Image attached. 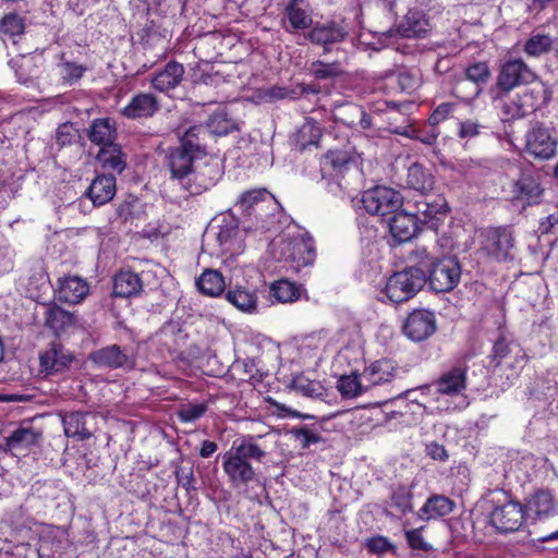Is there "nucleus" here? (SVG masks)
<instances>
[{
  "mask_svg": "<svg viewBox=\"0 0 558 558\" xmlns=\"http://www.w3.org/2000/svg\"><path fill=\"white\" fill-rule=\"evenodd\" d=\"M428 206L430 208H428L426 215L423 216L421 223L427 225L430 229L436 230L447 216L448 206L441 198L428 203Z\"/></svg>",
  "mask_w": 558,
  "mask_h": 558,
  "instance_id": "obj_44",
  "label": "nucleus"
},
{
  "mask_svg": "<svg viewBox=\"0 0 558 558\" xmlns=\"http://www.w3.org/2000/svg\"><path fill=\"white\" fill-rule=\"evenodd\" d=\"M542 187L536 179L531 175H522L512 184V201L522 206L533 205L539 202Z\"/></svg>",
  "mask_w": 558,
  "mask_h": 558,
  "instance_id": "obj_21",
  "label": "nucleus"
},
{
  "mask_svg": "<svg viewBox=\"0 0 558 558\" xmlns=\"http://www.w3.org/2000/svg\"><path fill=\"white\" fill-rule=\"evenodd\" d=\"M366 547L369 551L375 554H385L395 550L393 544L384 536H376L367 539Z\"/></svg>",
  "mask_w": 558,
  "mask_h": 558,
  "instance_id": "obj_62",
  "label": "nucleus"
},
{
  "mask_svg": "<svg viewBox=\"0 0 558 558\" xmlns=\"http://www.w3.org/2000/svg\"><path fill=\"white\" fill-rule=\"evenodd\" d=\"M207 407L204 403H189L181 407L178 416L181 422L191 423L206 413Z\"/></svg>",
  "mask_w": 558,
  "mask_h": 558,
  "instance_id": "obj_53",
  "label": "nucleus"
},
{
  "mask_svg": "<svg viewBox=\"0 0 558 558\" xmlns=\"http://www.w3.org/2000/svg\"><path fill=\"white\" fill-rule=\"evenodd\" d=\"M534 78L535 74L523 60L511 59L500 66L497 86L508 93L521 84L534 81Z\"/></svg>",
  "mask_w": 558,
  "mask_h": 558,
  "instance_id": "obj_9",
  "label": "nucleus"
},
{
  "mask_svg": "<svg viewBox=\"0 0 558 558\" xmlns=\"http://www.w3.org/2000/svg\"><path fill=\"white\" fill-rule=\"evenodd\" d=\"M142 290V280L137 274L124 270L116 275L113 280V293L117 296L130 298Z\"/></svg>",
  "mask_w": 558,
  "mask_h": 558,
  "instance_id": "obj_28",
  "label": "nucleus"
},
{
  "mask_svg": "<svg viewBox=\"0 0 558 558\" xmlns=\"http://www.w3.org/2000/svg\"><path fill=\"white\" fill-rule=\"evenodd\" d=\"M326 160L330 162L333 170L339 172V174H341L342 171H345L353 172L354 177H359L357 167L353 159L350 158L347 153L338 150L329 151L326 155Z\"/></svg>",
  "mask_w": 558,
  "mask_h": 558,
  "instance_id": "obj_45",
  "label": "nucleus"
},
{
  "mask_svg": "<svg viewBox=\"0 0 558 558\" xmlns=\"http://www.w3.org/2000/svg\"><path fill=\"white\" fill-rule=\"evenodd\" d=\"M430 23L423 10L411 9L398 25L401 36L412 38L425 36L430 29Z\"/></svg>",
  "mask_w": 558,
  "mask_h": 558,
  "instance_id": "obj_19",
  "label": "nucleus"
},
{
  "mask_svg": "<svg viewBox=\"0 0 558 558\" xmlns=\"http://www.w3.org/2000/svg\"><path fill=\"white\" fill-rule=\"evenodd\" d=\"M454 507V502L446 496L435 495L428 498L425 505L420 509L422 519L432 520L449 514Z\"/></svg>",
  "mask_w": 558,
  "mask_h": 558,
  "instance_id": "obj_31",
  "label": "nucleus"
},
{
  "mask_svg": "<svg viewBox=\"0 0 558 558\" xmlns=\"http://www.w3.org/2000/svg\"><path fill=\"white\" fill-rule=\"evenodd\" d=\"M557 502L549 490H538L531 495L525 502L524 515L534 520H543L556 513Z\"/></svg>",
  "mask_w": 558,
  "mask_h": 558,
  "instance_id": "obj_18",
  "label": "nucleus"
},
{
  "mask_svg": "<svg viewBox=\"0 0 558 558\" xmlns=\"http://www.w3.org/2000/svg\"><path fill=\"white\" fill-rule=\"evenodd\" d=\"M270 247L274 254L278 252V259L291 262L298 271L312 265L316 257L314 240L307 232H299L293 236L284 234L275 239Z\"/></svg>",
  "mask_w": 558,
  "mask_h": 558,
  "instance_id": "obj_4",
  "label": "nucleus"
},
{
  "mask_svg": "<svg viewBox=\"0 0 558 558\" xmlns=\"http://www.w3.org/2000/svg\"><path fill=\"white\" fill-rule=\"evenodd\" d=\"M184 69L180 63L169 62L165 69L158 72L151 80L155 89L167 93L182 81Z\"/></svg>",
  "mask_w": 558,
  "mask_h": 558,
  "instance_id": "obj_25",
  "label": "nucleus"
},
{
  "mask_svg": "<svg viewBox=\"0 0 558 558\" xmlns=\"http://www.w3.org/2000/svg\"><path fill=\"white\" fill-rule=\"evenodd\" d=\"M523 506L513 500L494 507L489 513V523L500 533H513L524 522Z\"/></svg>",
  "mask_w": 558,
  "mask_h": 558,
  "instance_id": "obj_8",
  "label": "nucleus"
},
{
  "mask_svg": "<svg viewBox=\"0 0 558 558\" xmlns=\"http://www.w3.org/2000/svg\"><path fill=\"white\" fill-rule=\"evenodd\" d=\"M296 440L303 448L310 447L312 444L320 441V435L308 428H300L294 432Z\"/></svg>",
  "mask_w": 558,
  "mask_h": 558,
  "instance_id": "obj_64",
  "label": "nucleus"
},
{
  "mask_svg": "<svg viewBox=\"0 0 558 558\" xmlns=\"http://www.w3.org/2000/svg\"><path fill=\"white\" fill-rule=\"evenodd\" d=\"M270 298L278 303H292L295 302L300 292L298 287L288 280H278L274 282L269 291Z\"/></svg>",
  "mask_w": 558,
  "mask_h": 558,
  "instance_id": "obj_42",
  "label": "nucleus"
},
{
  "mask_svg": "<svg viewBox=\"0 0 558 558\" xmlns=\"http://www.w3.org/2000/svg\"><path fill=\"white\" fill-rule=\"evenodd\" d=\"M405 537H407L409 546L412 549L424 550V551L432 549V546L427 542H425V539L422 535V529H414V530L407 531Z\"/></svg>",
  "mask_w": 558,
  "mask_h": 558,
  "instance_id": "obj_61",
  "label": "nucleus"
},
{
  "mask_svg": "<svg viewBox=\"0 0 558 558\" xmlns=\"http://www.w3.org/2000/svg\"><path fill=\"white\" fill-rule=\"evenodd\" d=\"M480 252L495 260H506L514 246L509 227H489L478 233Z\"/></svg>",
  "mask_w": 558,
  "mask_h": 558,
  "instance_id": "obj_7",
  "label": "nucleus"
},
{
  "mask_svg": "<svg viewBox=\"0 0 558 558\" xmlns=\"http://www.w3.org/2000/svg\"><path fill=\"white\" fill-rule=\"evenodd\" d=\"M37 441V434L32 428H19L8 437L7 445L11 450L28 447Z\"/></svg>",
  "mask_w": 558,
  "mask_h": 558,
  "instance_id": "obj_47",
  "label": "nucleus"
},
{
  "mask_svg": "<svg viewBox=\"0 0 558 558\" xmlns=\"http://www.w3.org/2000/svg\"><path fill=\"white\" fill-rule=\"evenodd\" d=\"M417 225V216L411 215L407 210L399 209L389 219L390 233L399 242L411 240L416 234Z\"/></svg>",
  "mask_w": 558,
  "mask_h": 558,
  "instance_id": "obj_20",
  "label": "nucleus"
},
{
  "mask_svg": "<svg viewBox=\"0 0 558 558\" xmlns=\"http://www.w3.org/2000/svg\"><path fill=\"white\" fill-rule=\"evenodd\" d=\"M116 190V178L111 174H102L94 179L87 194L94 205L101 206L112 199Z\"/></svg>",
  "mask_w": 558,
  "mask_h": 558,
  "instance_id": "obj_23",
  "label": "nucleus"
},
{
  "mask_svg": "<svg viewBox=\"0 0 558 558\" xmlns=\"http://www.w3.org/2000/svg\"><path fill=\"white\" fill-rule=\"evenodd\" d=\"M485 129L481 123L475 120H464L459 122L458 136L462 140H472L482 133Z\"/></svg>",
  "mask_w": 558,
  "mask_h": 558,
  "instance_id": "obj_57",
  "label": "nucleus"
},
{
  "mask_svg": "<svg viewBox=\"0 0 558 558\" xmlns=\"http://www.w3.org/2000/svg\"><path fill=\"white\" fill-rule=\"evenodd\" d=\"M436 328V317L433 312L415 310L405 319L403 332L412 341L420 342L429 338Z\"/></svg>",
  "mask_w": 558,
  "mask_h": 558,
  "instance_id": "obj_11",
  "label": "nucleus"
},
{
  "mask_svg": "<svg viewBox=\"0 0 558 558\" xmlns=\"http://www.w3.org/2000/svg\"><path fill=\"white\" fill-rule=\"evenodd\" d=\"M0 31L10 36L20 35L24 31L23 19L14 13L5 15L0 23Z\"/></svg>",
  "mask_w": 558,
  "mask_h": 558,
  "instance_id": "obj_54",
  "label": "nucleus"
},
{
  "mask_svg": "<svg viewBox=\"0 0 558 558\" xmlns=\"http://www.w3.org/2000/svg\"><path fill=\"white\" fill-rule=\"evenodd\" d=\"M159 109L156 97L151 94L135 95L122 109V114L129 119L151 117Z\"/></svg>",
  "mask_w": 558,
  "mask_h": 558,
  "instance_id": "obj_22",
  "label": "nucleus"
},
{
  "mask_svg": "<svg viewBox=\"0 0 558 558\" xmlns=\"http://www.w3.org/2000/svg\"><path fill=\"white\" fill-rule=\"evenodd\" d=\"M554 47V39L547 34L536 33L525 41L523 51L526 56L537 58L549 52Z\"/></svg>",
  "mask_w": 558,
  "mask_h": 558,
  "instance_id": "obj_41",
  "label": "nucleus"
},
{
  "mask_svg": "<svg viewBox=\"0 0 558 558\" xmlns=\"http://www.w3.org/2000/svg\"><path fill=\"white\" fill-rule=\"evenodd\" d=\"M89 292V286L80 276L69 275L58 279L56 298L60 302L77 304L83 301Z\"/></svg>",
  "mask_w": 558,
  "mask_h": 558,
  "instance_id": "obj_15",
  "label": "nucleus"
},
{
  "mask_svg": "<svg viewBox=\"0 0 558 558\" xmlns=\"http://www.w3.org/2000/svg\"><path fill=\"white\" fill-rule=\"evenodd\" d=\"M415 255L418 259V266L424 270L428 269V280L433 290L436 292H449L453 290L461 278V267L457 258L444 257L434 260L426 248H417Z\"/></svg>",
  "mask_w": 558,
  "mask_h": 558,
  "instance_id": "obj_3",
  "label": "nucleus"
},
{
  "mask_svg": "<svg viewBox=\"0 0 558 558\" xmlns=\"http://www.w3.org/2000/svg\"><path fill=\"white\" fill-rule=\"evenodd\" d=\"M360 203L368 214L387 217L401 209L403 196L391 187L375 186L363 192Z\"/></svg>",
  "mask_w": 558,
  "mask_h": 558,
  "instance_id": "obj_6",
  "label": "nucleus"
},
{
  "mask_svg": "<svg viewBox=\"0 0 558 558\" xmlns=\"http://www.w3.org/2000/svg\"><path fill=\"white\" fill-rule=\"evenodd\" d=\"M397 373V365L393 361L383 359L372 363L363 372L364 380L367 381L369 388L372 386L381 385L391 381Z\"/></svg>",
  "mask_w": 558,
  "mask_h": 558,
  "instance_id": "obj_24",
  "label": "nucleus"
},
{
  "mask_svg": "<svg viewBox=\"0 0 558 558\" xmlns=\"http://www.w3.org/2000/svg\"><path fill=\"white\" fill-rule=\"evenodd\" d=\"M196 283L199 291L209 296L220 295L226 288L222 275L214 269L205 270Z\"/></svg>",
  "mask_w": 558,
  "mask_h": 558,
  "instance_id": "obj_36",
  "label": "nucleus"
},
{
  "mask_svg": "<svg viewBox=\"0 0 558 558\" xmlns=\"http://www.w3.org/2000/svg\"><path fill=\"white\" fill-rule=\"evenodd\" d=\"M227 301L243 313L253 314L257 310L255 291L242 287L231 289L226 294Z\"/></svg>",
  "mask_w": 558,
  "mask_h": 558,
  "instance_id": "obj_29",
  "label": "nucleus"
},
{
  "mask_svg": "<svg viewBox=\"0 0 558 558\" xmlns=\"http://www.w3.org/2000/svg\"><path fill=\"white\" fill-rule=\"evenodd\" d=\"M286 16L293 29H304L312 24L304 0H292L287 7Z\"/></svg>",
  "mask_w": 558,
  "mask_h": 558,
  "instance_id": "obj_35",
  "label": "nucleus"
},
{
  "mask_svg": "<svg viewBox=\"0 0 558 558\" xmlns=\"http://www.w3.org/2000/svg\"><path fill=\"white\" fill-rule=\"evenodd\" d=\"M493 352V362L496 366L505 365L509 368L521 369L526 362V354L521 345L505 337L495 342Z\"/></svg>",
  "mask_w": 558,
  "mask_h": 558,
  "instance_id": "obj_12",
  "label": "nucleus"
},
{
  "mask_svg": "<svg viewBox=\"0 0 558 558\" xmlns=\"http://www.w3.org/2000/svg\"><path fill=\"white\" fill-rule=\"evenodd\" d=\"M557 142L543 126L533 128L526 135V149L536 158L549 159L556 154Z\"/></svg>",
  "mask_w": 558,
  "mask_h": 558,
  "instance_id": "obj_17",
  "label": "nucleus"
},
{
  "mask_svg": "<svg viewBox=\"0 0 558 558\" xmlns=\"http://www.w3.org/2000/svg\"><path fill=\"white\" fill-rule=\"evenodd\" d=\"M39 361L40 372L53 375L68 371L73 362V355L61 344L52 343L40 354Z\"/></svg>",
  "mask_w": 558,
  "mask_h": 558,
  "instance_id": "obj_14",
  "label": "nucleus"
},
{
  "mask_svg": "<svg viewBox=\"0 0 558 558\" xmlns=\"http://www.w3.org/2000/svg\"><path fill=\"white\" fill-rule=\"evenodd\" d=\"M454 108H456V105L451 104V102H442V104H440L434 110V112L430 114V117L428 119L429 124L433 128L438 125L440 122L445 121L446 119H448L452 114Z\"/></svg>",
  "mask_w": 558,
  "mask_h": 558,
  "instance_id": "obj_60",
  "label": "nucleus"
},
{
  "mask_svg": "<svg viewBox=\"0 0 558 558\" xmlns=\"http://www.w3.org/2000/svg\"><path fill=\"white\" fill-rule=\"evenodd\" d=\"M13 252L4 239H0V275L13 267Z\"/></svg>",
  "mask_w": 558,
  "mask_h": 558,
  "instance_id": "obj_63",
  "label": "nucleus"
},
{
  "mask_svg": "<svg viewBox=\"0 0 558 558\" xmlns=\"http://www.w3.org/2000/svg\"><path fill=\"white\" fill-rule=\"evenodd\" d=\"M239 231L234 226L220 227L216 233V241L220 247L221 253L233 254L240 250V241L238 239Z\"/></svg>",
  "mask_w": 558,
  "mask_h": 558,
  "instance_id": "obj_43",
  "label": "nucleus"
},
{
  "mask_svg": "<svg viewBox=\"0 0 558 558\" xmlns=\"http://www.w3.org/2000/svg\"><path fill=\"white\" fill-rule=\"evenodd\" d=\"M407 185L422 194H426L434 189L435 180L432 172L420 163H412L408 168Z\"/></svg>",
  "mask_w": 558,
  "mask_h": 558,
  "instance_id": "obj_26",
  "label": "nucleus"
},
{
  "mask_svg": "<svg viewBox=\"0 0 558 558\" xmlns=\"http://www.w3.org/2000/svg\"><path fill=\"white\" fill-rule=\"evenodd\" d=\"M347 31L343 26L329 23L326 25L315 26L310 33V39L318 45H329L339 43L344 39Z\"/></svg>",
  "mask_w": 558,
  "mask_h": 558,
  "instance_id": "obj_30",
  "label": "nucleus"
},
{
  "mask_svg": "<svg viewBox=\"0 0 558 558\" xmlns=\"http://www.w3.org/2000/svg\"><path fill=\"white\" fill-rule=\"evenodd\" d=\"M294 94L295 93L292 89H289L283 86L275 85V86L259 89L258 98L265 102H274V101L286 99V98H293Z\"/></svg>",
  "mask_w": 558,
  "mask_h": 558,
  "instance_id": "obj_51",
  "label": "nucleus"
},
{
  "mask_svg": "<svg viewBox=\"0 0 558 558\" xmlns=\"http://www.w3.org/2000/svg\"><path fill=\"white\" fill-rule=\"evenodd\" d=\"M466 389V373L462 367H453L439 376L433 383L423 386V393L435 401L437 411L464 409L469 402L464 396Z\"/></svg>",
  "mask_w": 558,
  "mask_h": 558,
  "instance_id": "obj_2",
  "label": "nucleus"
},
{
  "mask_svg": "<svg viewBox=\"0 0 558 558\" xmlns=\"http://www.w3.org/2000/svg\"><path fill=\"white\" fill-rule=\"evenodd\" d=\"M397 82L403 92L411 94L420 87L421 76L417 72L403 70L399 72Z\"/></svg>",
  "mask_w": 558,
  "mask_h": 558,
  "instance_id": "obj_55",
  "label": "nucleus"
},
{
  "mask_svg": "<svg viewBox=\"0 0 558 558\" xmlns=\"http://www.w3.org/2000/svg\"><path fill=\"white\" fill-rule=\"evenodd\" d=\"M205 134L203 126L192 125L182 133H179L181 145L179 148L192 154V156L202 157L205 155V148L202 143V135Z\"/></svg>",
  "mask_w": 558,
  "mask_h": 558,
  "instance_id": "obj_33",
  "label": "nucleus"
},
{
  "mask_svg": "<svg viewBox=\"0 0 558 558\" xmlns=\"http://www.w3.org/2000/svg\"><path fill=\"white\" fill-rule=\"evenodd\" d=\"M86 68L75 62H63L61 64V78L68 85L75 84L85 73Z\"/></svg>",
  "mask_w": 558,
  "mask_h": 558,
  "instance_id": "obj_52",
  "label": "nucleus"
},
{
  "mask_svg": "<svg viewBox=\"0 0 558 558\" xmlns=\"http://www.w3.org/2000/svg\"><path fill=\"white\" fill-rule=\"evenodd\" d=\"M41 56H28L23 57L17 72L19 80L23 84H27L32 76H35L39 72V63H41Z\"/></svg>",
  "mask_w": 558,
  "mask_h": 558,
  "instance_id": "obj_48",
  "label": "nucleus"
},
{
  "mask_svg": "<svg viewBox=\"0 0 558 558\" xmlns=\"http://www.w3.org/2000/svg\"><path fill=\"white\" fill-rule=\"evenodd\" d=\"M46 326L59 335L66 331L75 324L74 316L56 304H46L45 306Z\"/></svg>",
  "mask_w": 558,
  "mask_h": 558,
  "instance_id": "obj_27",
  "label": "nucleus"
},
{
  "mask_svg": "<svg viewBox=\"0 0 558 558\" xmlns=\"http://www.w3.org/2000/svg\"><path fill=\"white\" fill-rule=\"evenodd\" d=\"M423 386L420 388L411 389L405 392V398L413 403H417L421 405L425 411H428L429 413H434V411H437L435 409V401L430 400V397L426 393H423Z\"/></svg>",
  "mask_w": 558,
  "mask_h": 558,
  "instance_id": "obj_56",
  "label": "nucleus"
},
{
  "mask_svg": "<svg viewBox=\"0 0 558 558\" xmlns=\"http://www.w3.org/2000/svg\"><path fill=\"white\" fill-rule=\"evenodd\" d=\"M89 360L99 367L133 368L134 360L119 345L112 344L89 354Z\"/></svg>",
  "mask_w": 558,
  "mask_h": 558,
  "instance_id": "obj_16",
  "label": "nucleus"
},
{
  "mask_svg": "<svg viewBox=\"0 0 558 558\" xmlns=\"http://www.w3.org/2000/svg\"><path fill=\"white\" fill-rule=\"evenodd\" d=\"M238 204L243 211L255 214L256 217H263L264 213H274L279 208V203L266 189L245 192L242 194Z\"/></svg>",
  "mask_w": 558,
  "mask_h": 558,
  "instance_id": "obj_13",
  "label": "nucleus"
},
{
  "mask_svg": "<svg viewBox=\"0 0 558 558\" xmlns=\"http://www.w3.org/2000/svg\"><path fill=\"white\" fill-rule=\"evenodd\" d=\"M311 73L318 80H327L339 76L342 73L340 63H324L315 61L310 66Z\"/></svg>",
  "mask_w": 558,
  "mask_h": 558,
  "instance_id": "obj_49",
  "label": "nucleus"
},
{
  "mask_svg": "<svg viewBox=\"0 0 558 558\" xmlns=\"http://www.w3.org/2000/svg\"><path fill=\"white\" fill-rule=\"evenodd\" d=\"M335 118L349 126L360 124L362 129H367L371 124L362 107L352 104L338 108Z\"/></svg>",
  "mask_w": 558,
  "mask_h": 558,
  "instance_id": "obj_40",
  "label": "nucleus"
},
{
  "mask_svg": "<svg viewBox=\"0 0 558 558\" xmlns=\"http://www.w3.org/2000/svg\"><path fill=\"white\" fill-rule=\"evenodd\" d=\"M465 76L475 84H485L490 77L488 63L485 61L474 62L465 70Z\"/></svg>",
  "mask_w": 558,
  "mask_h": 558,
  "instance_id": "obj_50",
  "label": "nucleus"
},
{
  "mask_svg": "<svg viewBox=\"0 0 558 558\" xmlns=\"http://www.w3.org/2000/svg\"><path fill=\"white\" fill-rule=\"evenodd\" d=\"M392 505L398 508V510L402 513L412 510V495L405 488H400L396 490L392 495Z\"/></svg>",
  "mask_w": 558,
  "mask_h": 558,
  "instance_id": "obj_58",
  "label": "nucleus"
},
{
  "mask_svg": "<svg viewBox=\"0 0 558 558\" xmlns=\"http://www.w3.org/2000/svg\"><path fill=\"white\" fill-rule=\"evenodd\" d=\"M199 157L192 156V154L175 148L171 150L167 156V166L171 172V179L178 180L185 189L190 190L191 193H199L201 189H192L190 185L191 175L194 170V162Z\"/></svg>",
  "mask_w": 558,
  "mask_h": 558,
  "instance_id": "obj_10",
  "label": "nucleus"
},
{
  "mask_svg": "<svg viewBox=\"0 0 558 558\" xmlns=\"http://www.w3.org/2000/svg\"><path fill=\"white\" fill-rule=\"evenodd\" d=\"M86 415L80 412L68 413L63 416L64 434L68 437H78L87 439L92 436V432L86 426Z\"/></svg>",
  "mask_w": 558,
  "mask_h": 558,
  "instance_id": "obj_39",
  "label": "nucleus"
},
{
  "mask_svg": "<svg viewBox=\"0 0 558 558\" xmlns=\"http://www.w3.org/2000/svg\"><path fill=\"white\" fill-rule=\"evenodd\" d=\"M77 137V130L72 123H63L57 130L56 141L60 146L70 145Z\"/></svg>",
  "mask_w": 558,
  "mask_h": 558,
  "instance_id": "obj_59",
  "label": "nucleus"
},
{
  "mask_svg": "<svg viewBox=\"0 0 558 558\" xmlns=\"http://www.w3.org/2000/svg\"><path fill=\"white\" fill-rule=\"evenodd\" d=\"M97 158L104 168L118 173H121L126 166L124 154L119 146L113 144L107 147H101Z\"/></svg>",
  "mask_w": 558,
  "mask_h": 558,
  "instance_id": "obj_38",
  "label": "nucleus"
},
{
  "mask_svg": "<svg viewBox=\"0 0 558 558\" xmlns=\"http://www.w3.org/2000/svg\"><path fill=\"white\" fill-rule=\"evenodd\" d=\"M527 94L515 95L508 102L504 104L502 113L506 120L520 119L527 114L529 108L526 106Z\"/></svg>",
  "mask_w": 558,
  "mask_h": 558,
  "instance_id": "obj_46",
  "label": "nucleus"
},
{
  "mask_svg": "<svg viewBox=\"0 0 558 558\" xmlns=\"http://www.w3.org/2000/svg\"><path fill=\"white\" fill-rule=\"evenodd\" d=\"M262 437L263 435H246L234 441L223 454L222 469L233 485H245L255 478V470L248 460L262 462L266 458L265 449L257 444Z\"/></svg>",
  "mask_w": 558,
  "mask_h": 558,
  "instance_id": "obj_1",
  "label": "nucleus"
},
{
  "mask_svg": "<svg viewBox=\"0 0 558 558\" xmlns=\"http://www.w3.org/2000/svg\"><path fill=\"white\" fill-rule=\"evenodd\" d=\"M206 126L211 134L222 136L234 131L236 122L228 116L226 108L219 107L209 116Z\"/></svg>",
  "mask_w": 558,
  "mask_h": 558,
  "instance_id": "obj_37",
  "label": "nucleus"
},
{
  "mask_svg": "<svg viewBox=\"0 0 558 558\" xmlns=\"http://www.w3.org/2000/svg\"><path fill=\"white\" fill-rule=\"evenodd\" d=\"M337 388L343 398H356L369 389V385L364 380V374L352 373L343 375L338 379Z\"/></svg>",
  "mask_w": 558,
  "mask_h": 558,
  "instance_id": "obj_32",
  "label": "nucleus"
},
{
  "mask_svg": "<svg viewBox=\"0 0 558 558\" xmlns=\"http://www.w3.org/2000/svg\"><path fill=\"white\" fill-rule=\"evenodd\" d=\"M116 130L109 119H97L95 120L89 129V140L102 147H107L113 144Z\"/></svg>",
  "mask_w": 558,
  "mask_h": 558,
  "instance_id": "obj_34",
  "label": "nucleus"
},
{
  "mask_svg": "<svg viewBox=\"0 0 558 558\" xmlns=\"http://www.w3.org/2000/svg\"><path fill=\"white\" fill-rule=\"evenodd\" d=\"M426 279V270L418 265L407 267L388 278L385 294L393 303L408 301L424 287Z\"/></svg>",
  "mask_w": 558,
  "mask_h": 558,
  "instance_id": "obj_5",
  "label": "nucleus"
}]
</instances>
